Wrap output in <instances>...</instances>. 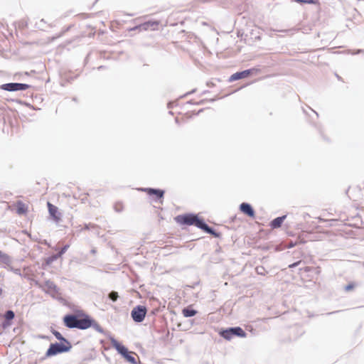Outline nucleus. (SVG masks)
I'll return each instance as SVG.
<instances>
[{
  "label": "nucleus",
  "mask_w": 364,
  "mask_h": 364,
  "mask_svg": "<svg viewBox=\"0 0 364 364\" xmlns=\"http://www.w3.org/2000/svg\"><path fill=\"white\" fill-rule=\"evenodd\" d=\"M63 323L69 328H76L85 330L92 325L93 321L87 316H79L70 314L64 316Z\"/></svg>",
  "instance_id": "1"
},
{
  "label": "nucleus",
  "mask_w": 364,
  "mask_h": 364,
  "mask_svg": "<svg viewBox=\"0 0 364 364\" xmlns=\"http://www.w3.org/2000/svg\"><path fill=\"white\" fill-rule=\"evenodd\" d=\"M175 220L180 225H195L208 233L214 234L213 230L206 225L197 215L192 214L180 215L175 218Z\"/></svg>",
  "instance_id": "2"
},
{
  "label": "nucleus",
  "mask_w": 364,
  "mask_h": 364,
  "mask_svg": "<svg viewBox=\"0 0 364 364\" xmlns=\"http://www.w3.org/2000/svg\"><path fill=\"white\" fill-rule=\"evenodd\" d=\"M71 345L69 341L62 344L58 343H51L46 353V356L51 357L59 353H65L69 351Z\"/></svg>",
  "instance_id": "3"
},
{
  "label": "nucleus",
  "mask_w": 364,
  "mask_h": 364,
  "mask_svg": "<svg viewBox=\"0 0 364 364\" xmlns=\"http://www.w3.org/2000/svg\"><path fill=\"white\" fill-rule=\"evenodd\" d=\"M146 312L147 309L144 306H136L132 309L131 312L132 318L136 322H141L144 321L146 315Z\"/></svg>",
  "instance_id": "4"
},
{
  "label": "nucleus",
  "mask_w": 364,
  "mask_h": 364,
  "mask_svg": "<svg viewBox=\"0 0 364 364\" xmlns=\"http://www.w3.org/2000/svg\"><path fill=\"white\" fill-rule=\"evenodd\" d=\"M1 89L9 92L26 90L30 87L27 84L23 83H6L1 85Z\"/></svg>",
  "instance_id": "5"
},
{
  "label": "nucleus",
  "mask_w": 364,
  "mask_h": 364,
  "mask_svg": "<svg viewBox=\"0 0 364 364\" xmlns=\"http://www.w3.org/2000/svg\"><path fill=\"white\" fill-rule=\"evenodd\" d=\"M258 70L256 68H252L249 70H245L242 72H237L234 74H232L230 77V81H235L240 79L246 78L249 77L250 75L257 73Z\"/></svg>",
  "instance_id": "6"
},
{
  "label": "nucleus",
  "mask_w": 364,
  "mask_h": 364,
  "mask_svg": "<svg viewBox=\"0 0 364 364\" xmlns=\"http://www.w3.org/2000/svg\"><path fill=\"white\" fill-rule=\"evenodd\" d=\"M48 212L53 220L55 222H59L61 220V214L58 210V207L53 205L50 202L47 203Z\"/></svg>",
  "instance_id": "7"
},
{
  "label": "nucleus",
  "mask_w": 364,
  "mask_h": 364,
  "mask_svg": "<svg viewBox=\"0 0 364 364\" xmlns=\"http://www.w3.org/2000/svg\"><path fill=\"white\" fill-rule=\"evenodd\" d=\"M240 210L245 215L249 216L250 218H255V211L252 207L247 203H242L240 205Z\"/></svg>",
  "instance_id": "8"
},
{
  "label": "nucleus",
  "mask_w": 364,
  "mask_h": 364,
  "mask_svg": "<svg viewBox=\"0 0 364 364\" xmlns=\"http://www.w3.org/2000/svg\"><path fill=\"white\" fill-rule=\"evenodd\" d=\"M160 23L159 21H147L143 24H141L139 28L140 30H151L156 31L159 29Z\"/></svg>",
  "instance_id": "9"
},
{
  "label": "nucleus",
  "mask_w": 364,
  "mask_h": 364,
  "mask_svg": "<svg viewBox=\"0 0 364 364\" xmlns=\"http://www.w3.org/2000/svg\"><path fill=\"white\" fill-rule=\"evenodd\" d=\"M191 106V104L190 102H187L184 105L183 107V111L178 113L179 115H181V119H183V116H186L187 118H190L197 113L196 110H192L190 109Z\"/></svg>",
  "instance_id": "10"
},
{
  "label": "nucleus",
  "mask_w": 364,
  "mask_h": 364,
  "mask_svg": "<svg viewBox=\"0 0 364 364\" xmlns=\"http://www.w3.org/2000/svg\"><path fill=\"white\" fill-rule=\"evenodd\" d=\"M14 207L18 215H23L28 212V205L21 200L17 201L14 204Z\"/></svg>",
  "instance_id": "11"
},
{
  "label": "nucleus",
  "mask_w": 364,
  "mask_h": 364,
  "mask_svg": "<svg viewBox=\"0 0 364 364\" xmlns=\"http://www.w3.org/2000/svg\"><path fill=\"white\" fill-rule=\"evenodd\" d=\"M144 191L150 196H154L156 199L162 198L164 191L159 189L145 188Z\"/></svg>",
  "instance_id": "12"
},
{
  "label": "nucleus",
  "mask_w": 364,
  "mask_h": 364,
  "mask_svg": "<svg viewBox=\"0 0 364 364\" xmlns=\"http://www.w3.org/2000/svg\"><path fill=\"white\" fill-rule=\"evenodd\" d=\"M285 218H286V215H283L282 217H278V218L274 219L270 223V227L272 229L280 228Z\"/></svg>",
  "instance_id": "13"
},
{
  "label": "nucleus",
  "mask_w": 364,
  "mask_h": 364,
  "mask_svg": "<svg viewBox=\"0 0 364 364\" xmlns=\"http://www.w3.org/2000/svg\"><path fill=\"white\" fill-rule=\"evenodd\" d=\"M232 331L233 332V336H237L241 338H245L247 336V333L243 331V329L240 327H235L231 328Z\"/></svg>",
  "instance_id": "14"
},
{
  "label": "nucleus",
  "mask_w": 364,
  "mask_h": 364,
  "mask_svg": "<svg viewBox=\"0 0 364 364\" xmlns=\"http://www.w3.org/2000/svg\"><path fill=\"white\" fill-rule=\"evenodd\" d=\"M220 334L222 337H223L226 340H230L233 336V332L232 331L231 328L222 331L220 333Z\"/></svg>",
  "instance_id": "15"
},
{
  "label": "nucleus",
  "mask_w": 364,
  "mask_h": 364,
  "mask_svg": "<svg viewBox=\"0 0 364 364\" xmlns=\"http://www.w3.org/2000/svg\"><path fill=\"white\" fill-rule=\"evenodd\" d=\"M14 312L11 310H9L5 313L4 318L7 321L6 326H10L11 324L10 321L14 318Z\"/></svg>",
  "instance_id": "16"
},
{
  "label": "nucleus",
  "mask_w": 364,
  "mask_h": 364,
  "mask_svg": "<svg viewBox=\"0 0 364 364\" xmlns=\"http://www.w3.org/2000/svg\"><path fill=\"white\" fill-rule=\"evenodd\" d=\"M114 346L117 350V351L123 356L129 352L126 347L119 344V343H114Z\"/></svg>",
  "instance_id": "17"
},
{
  "label": "nucleus",
  "mask_w": 364,
  "mask_h": 364,
  "mask_svg": "<svg viewBox=\"0 0 364 364\" xmlns=\"http://www.w3.org/2000/svg\"><path fill=\"white\" fill-rule=\"evenodd\" d=\"M182 313L185 317H191L195 316L197 311L193 309H190L189 308H185L183 309Z\"/></svg>",
  "instance_id": "18"
},
{
  "label": "nucleus",
  "mask_w": 364,
  "mask_h": 364,
  "mask_svg": "<svg viewBox=\"0 0 364 364\" xmlns=\"http://www.w3.org/2000/svg\"><path fill=\"white\" fill-rule=\"evenodd\" d=\"M134 355V353L133 352H128L127 354L124 355V357L128 362L132 364H136V361Z\"/></svg>",
  "instance_id": "19"
},
{
  "label": "nucleus",
  "mask_w": 364,
  "mask_h": 364,
  "mask_svg": "<svg viewBox=\"0 0 364 364\" xmlns=\"http://www.w3.org/2000/svg\"><path fill=\"white\" fill-rule=\"evenodd\" d=\"M52 333L55 336V337L59 340V341H63L64 343H66V341H68L65 338L63 337V336L61 335V333L55 330H52Z\"/></svg>",
  "instance_id": "20"
},
{
  "label": "nucleus",
  "mask_w": 364,
  "mask_h": 364,
  "mask_svg": "<svg viewBox=\"0 0 364 364\" xmlns=\"http://www.w3.org/2000/svg\"><path fill=\"white\" fill-rule=\"evenodd\" d=\"M295 1L300 4H318V0H294Z\"/></svg>",
  "instance_id": "21"
},
{
  "label": "nucleus",
  "mask_w": 364,
  "mask_h": 364,
  "mask_svg": "<svg viewBox=\"0 0 364 364\" xmlns=\"http://www.w3.org/2000/svg\"><path fill=\"white\" fill-rule=\"evenodd\" d=\"M58 256L57 255H52L49 257H48L46 259V264L49 265L50 264L53 262H54L55 260H56L57 259H58Z\"/></svg>",
  "instance_id": "22"
},
{
  "label": "nucleus",
  "mask_w": 364,
  "mask_h": 364,
  "mask_svg": "<svg viewBox=\"0 0 364 364\" xmlns=\"http://www.w3.org/2000/svg\"><path fill=\"white\" fill-rule=\"evenodd\" d=\"M119 296L118 293L117 291H112L109 294V298L112 300L113 301H115L117 300Z\"/></svg>",
  "instance_id": "23"
},
{
  "label": "nucleus",
  "mask_w": 364,
  "mask_h": 364,
  "mask_svg": "<svg viewBox=\"0 0 364 364\" xmlns=\"http://www.w3.org/2000/svg\"><path fill=\"white\" fill-rule=\"evenodd\" d=\"M69 248V245H65L61 250L60 251L56 254L58 257H60Z\"/></svg>",
  "instance_id": "24"
},
{
  "label": "nucleus",
  "mask_w": 364,
  "mask_h": 364,
  "mask_svg": "<svg viewBox=\"0 0 364 364\" xmlns=\"http://www.w3.org/2000/svg\"><path fill=\"white\" fill-rule=\"evenodd\" d=\"M8 260V256L0 252V262H5Z\"/></svg>",
  "instance_id": "25"
},
{
  "label": "nucleus",
  "mask_w": 364,
  "mask_h": 364,
  "mask_svg": "<svg viewBox=\"0 0 364 364\" xmlns=\"http://www.w3.org/2000/svg\"><path fill=\"white\" fill-rule=\"evenodd\" d=\"M354 287H355L354 284H349L345 287V289L348 291L353 289Z\"/></svg>",
  "instance_id": "26"
},
{
  "label": "nucleus",
  "mask_w": 364,
  "mask_h": 364,
  "mask_svg": "<svg viewBox=\"0 0 364 364\" xmlns=\"http://www.w3.org/2000/svg\"><path fill=\"white\" fill-rule=\"evenodd\" d=\"M299 270H300V272H309L311 271V267H305L304 268H301Z\"/></svg>",
  "instance_id": "27"
},
{
  "label": "nucleus",
  "mask_w": 364,
  "mask_h": 364,
  "mask_svg": "<svg viewBox=\"0 0 364 364\" xmlns=\"http://www.w3.org/2000/svg\"><path fill=\"white\" fill-rule=\"evenodd\" d=\"M301 260H299V261H298V262H294V263H293V264H289V268L295 267L298 266V265L301 263Z\"/></svg>",
  "instance_id": "28"
},
{
  "label": "nucleus",
  "mask_w": 364,
  "mask_h": 364,
  "mask_svg": "<svg viewBox=\"0 0 364 364\" xmlns=\"http://www.w3.org/2000/svg\"><path fill=\"white\" fill-rule=\"evenodd\" d=\"M178 119H179V117H177L176 118V121L178 122Z\"/></svg>",
  "instance_id": "29"
}]
</instances>
